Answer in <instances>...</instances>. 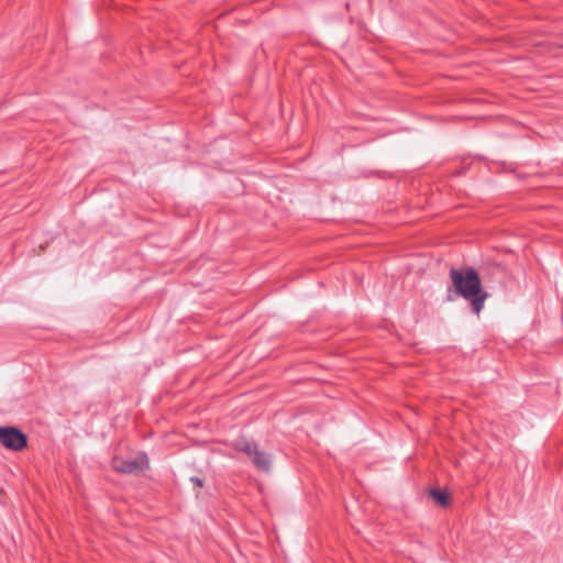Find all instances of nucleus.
Instances as JSON below:
<instances>
[{
	"label": "nucleus",
	"mask_w": 563,
	"mask_h": 563,
	"mask_svg": "<svg viewBox=\"0 0 563 563\" xmlns=\"http://www.w3.org/2000/svg\"><path fill=\"white\" fill-rule=\"evenodd\" d=\"M450 278L456 295L468 301L472 311L479 314L489 294L482 287L477 271L473 267L452 268Z\"/></svg>",
	"instance_id": "f257e3e1"
},
{
	"label": "nucleus",
	"mask_w": 563,
	"mask_h": 563,
	"mask_svg": "<svg viewBox=\"0 0 563 563\" xmlns=\"http://www.w3.org/2000/svg\"><path fill=\"white\" fill-rule=\"evenodd\" d=\"M111 465L114 471L123 474H133L141 471H144L148 467V459L146 454L141 453L133 459L125 460L120 456H114L112 459Z\"/></svg>",
	"instance_id": "f03ea898"
},
{
	"label": "nucleus",
	"mask_w": 563,
	"mask_h": 563,
	"mask_svg": "<svg viewBox=\"0 0 563 563\" xmlns=\"http://www.w3.org/2000/svg\"><path fill=\"white\" fill-rule=\"evenodd\" d=\"M0 443L9 450L21 451L27 445L26 435L15 427H0Z\"/></svg>",
	"instance_id": "7ed1b4c3"
},
{
	"label": "nucleus",
	"mask_w": 563,
	"mask_h": 563,
	"mask_svg": "<svg viewBox=\"0 0 563 563\" xmlns=\"http://www.w3.org/2000/svg\"><path fill=\"white\" fill-rule=\"evenodd\" d=\"M252 459L253 464L263 472H268L271 470V457L269 455L261 451L258 446L254 450L252 455L250 456Z\"/></svg>",
	"instance_id": "20e7f679"
},
{
	"label": "nucleus",
	"mask_w": 563,
	"mask_h": 563,
	"mask_svg": "<svg viewBox=\"0 0 563 563\" xmlns=\"http://www.w3.org/2000/svg\"><path fill=\"white\" fill-rule=\"evenodd\" d=\"M233 448L251 456L257 445L250 442L245 437H240L233 442Z\"/></svg>",
	"instance_id": "39448f33"
},
{
	"label": "nucleus",
	"mask_w": 563,
	"mask_h": 563,
	"mask_svg": "<svg viewBox=\"0 0 563 563\" xmlns=\"http://www.w3.org/2000/svg\"><path fill=\"white\" fill-rule=\"evenodd\" d=\"M430 496L442 507H446L449 505V496L445 492L431 489Z\"/></svg>",
	"instance_id": "423d86ee"
},
{
	"label": "nucleus",
	"mask_w": 563,
	"mask_h": 563,
	"mask_svg": "<svg viewBox=\"0 0 563 563\" xmlns=\"http://www.w3.org/2000/svg\"><path fill=\"white\" fill-rule=\"evenodd\" d=\"M190 482L197 486V487H202L203 486V482L201 478L197 477V476H192L190 477Z\"/></svg>",
	"instance_id": "0eeeda50"
}]
</instances>
